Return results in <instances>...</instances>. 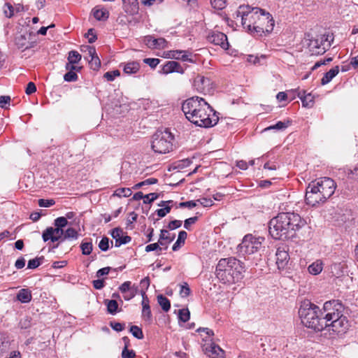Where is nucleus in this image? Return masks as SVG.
<instances>
[{
    "label": "nucleus",
    "instance_id": "nucleus-1",
    "mask_svg": "<svg viewBox=\"0 0 358 358\" xmlns=\"http://www.w3.org/2000/svg\"><path fill=\"white\" fill-rule=\"evenodd\" d=\"M236 15L241 17L244 29L257 36L268 34L273 30L275 21L273 16L262 8L240 6Z\"/></svg>",
    "mask_w": 358,
    "mask_h": 358
},
{
    "label": "nucleus",
    "instance_id": "nucleus-2",
    "mask_svg": "<svg viewBox=\"0 0 358 358\" xmlns=\"http://www.w3.org/2000/svg\"><path fill=\"white\" fill-rule=\"evenodd\" d=\"M182 110L189 122L201 127H213L219 120L216 111L201 97L186 99L182 103Z\"/></svg>",
    "mask_w": 358,
    "mask_h": 358
},
{
    "label": "nucleus",
    "instance_id": "nucleus-3",
    "mask_svg": "<svg viewBox=\"0 0 358 358\" xmlns=\"http://www.w3.org/2000/svg\"><path fill=\"white\" fill-rule=\"evenodd\" d=\"M306 224V221L298 213H280L270 220L268 230L273 238L287 240L297 236Z\"/></svg>",
    "mask_w": 358,
    "mask_h": 358
},
{
    "label": "nucleus",
    "instance_id": "nucleus-4",
    "mask_svg": "<svg viewBox=\"0 0 358 358\" xmlns=\"http://www.w3.org/2000/svg\"><path fill=\"white\" fill-rule=\"evenodd\" d=\"M336 185L334 180L324 177L312 181L306 188V202L311 206L324 203L335 192Z\"/></svg>",
    "mask_w": 358,
    "mask_h": 358
},
{
    "label": "nucleus",
    "instance_id": "nucleus-5",
    "mask_svg": "<svg viewBox=\"0 0 358 358\" xmlns=\"http://www.w3.org/2000/svg\"><path fill=\"white\" fill-rule=\"evenodd\" d=\"M242 262L235 257L222 258L216 266L217 278L224 284L236 283L242 278Z\"/></svg>",
    "mask_w": 358,
    "mask_h": 358
},
{
    "label": "nucleus",
    "instance_id": "nucleus-6",
    "mask_svg": "<svg viewBox=\"0 0 358 358\" xmlns=\"http://www.w3.org/2000/svg\"><path fill=\"white\" fill-rule=\"evenodd\" d=\"M299 315L306 327L321 331L327 327V321L323 319L322 310L310 301L303 302L299 308Z\"/></svg>",
    "mask_w": 358,
    "mask_h": 358
},
{
    "label": "nucleus",
    "instance_id": "nucleus-7",
    "mask_svg": "<svg viewBox=\"0 0 358 358\" xmlns=\"http://www.w3.org/2000/svg\"><path fill=\"white\" fill-rule=\"evenodd\" d=\"M173 135L166 129L164 131H158L152 138V149L156 153L166 154L173 150Z\"/></svg>",
    "mask_w": 358,
    "mask_h": 358
},
{
    "label": "nucleus",
    "instance_id": "nucleus-8",
    "mask_svg": "<svg viewBox=\"0 0 358 358\" xmlns=\"http://www.w3.org/2000/svg\"><path fill=\"white\" fill-rule=\"evenodd\" d=\"M334 38L329 34H320L309 40L308 48L312 55H321L331 47Z\"/></svg>",
    "mask_w": 358,
    "mask_h": 358
},
{
    "label": "nucleus",
    "instance_id": "nucleus-9",
    "mask_svg": "<svg viewBox=\"0 0 358 358\" xmlns=\"http://www.w3.org/2000/svg\"><path fill=\"white\" fill-rule=\"evenodd\" d=\"M264 241L263 237H256L252 234H247L238 246L239 251L245 255L254 254L261 248Z\"/></svg>",
    "mask_w": 358,
    "mask_h": 358
},
{
    "label": "nucleus",
    "instance_id": "nucleus-10",
    "mask_svg": "<svg viewBox=\"0 0 358 358\" xmlns=\"http://www.w3.org/2000/svg\"><path fill=\"white\" fill-rule=\"evenodd\" d=\"M343 304L338 300H331L324 303L323 319L327 321V327L329 321L343 315Z\"/></svg>",
    "mask_w": 358,
    "mask_h": 358
},
{
    "label": "nucleus",
    "instance_id": "nucleus-11",
    "mask_svg": "<svg viewBox=\"0 0 358 358\" xmlns=\"http://www.w3.org/2000/svg\"><path fill=\"white\" fill-rule=\"evenodd\" d=\"M64 231L63 229L58 227L55 228L50 227L45 229L42 234L43 240L46 242L50 240L52 242L57 241L52 248H57L63 242Z\"/></svg>",
    "mask_w": 358,
    "mask_h": 358
},
{
    "label": "nucleus",
    "instance_id": "nucleus-12",
    "mask_svg": "<svg viewBox=\"0 0 358 358\" xmlns=\"http://www.w3.org/2000/svg\"><path fill=\"white\" fill-rule=\"evenodd\" d=\"M212 82L210 78L197 74L192 80V88L198 93L206 94L212 89Z\"/></svg>",
    "mask_w": 358,
    "mask_h": 358
},
{
    "label": "nucleus",
    "instance_id": "nucleus-13",
    "mask_svg": "<svg viewBox=\"0 0 358 358\" xmlns=\"http://www.w3.org/2000/svg\"><path fill=\"white\" fill-rule=\"evenodd\" d=\"M207 40L210 43L220 46L223 50L229 49V43L227 36L222 32L212 31L208 34Z\"/></svg>",
    "mask_w": 358,
    "mask_h": 358
},
{
    "label": "nucleus",
    "instance_id": "nucleus-14",
    "mask_svg": "<svg viewBox=\"0 0 358 358\" xmlns=\"http://www.w3.org/2000/svg\"><path fill=\"white\" fill-rule=\"evenodd\" d=\"M331 328L334 332L340 334L344 332L348 327V321L345 316L341 315L338 319H333L328 322L327 327Z\"/></svg>",
    "mask_w": 358,
    "mask_h": 358
},
{
    "label": "nucleus",
    "instance_id": "nucleus-15",
    "mask_svg": "<svg viewBox=\"0 0 358 358\" xmlns=\"http://www.w3.org/2000/svg\"><path fill=\"white\" fill-rule=\"evenodd\" d=\"M145 44L152 49H165L168 48V41L164 38H155L151 35L144 37Z\"/></svg>",
    "mask_w": 358,
    "mask_h": 358
},
{
    "label": "nucleus",
    "instance_id": "nucleus-16",
    "mask_svg": "<svg viewBox=\"0 0 358 358\" xmlns=\"http://www.w3.org/2000/svg\"><path fill=\"white\" fill-rule=\"evenodd\" d=\"M275 264L279 271H283L287 268L289 262V255L287 251L281 248L277 249Z\"/></svg>",
    "mask_w": 358,
    "mask_h": 358
},
{
    "label": "nucleus",
    "instance_id": "nucleus-17",
    "mask_svg": "<svg viewBox=\"0 0 358 358\" xmlns=\"http://www.w3.org/2000/svg\"><path fill=\"white\" fill-rule=\"evenodd\" d=\"M120 291L124 294L123 298L126 301L133 299L138 292V287L131 285L130 281H125L119 287Z\"/></svg>",
    "mask_w": 358,
    "mask_h": 358
},
{
    "label": "nucleus",
    "instance_id": "nucleus-18",
    "mask_svg": "<svg viewBox=\"0 0 358 358\" xmlns=\"http://www.w3.org/2000/svg\"><path fill=\"white\" fill-rule=\"evenodd\" d=\"M111 236L115 240V247H120L131 241V238L129 236L124 235L122 229L120 228L113 229L111 232Z\"/></svg>",
    "mask_w": 358,
    "mask_h": 358
},
{
    "label": "nucleus",
    "instance_id": "nucleus-19",
    "mask_svg": "<svg viewBox=\"0 0 358 358\" xmlns=\"http://www.w3.org/2000/svg\"><path fill=\"white\" fill-rule=\"evenodd\" d=\"M205 354L210 358H224V351L217 345L212 343L203 348Z\"/></svg>",
    "mask_w": 358,
    "mask_h": 358
},
{
    "label": "nucleus",
    "instance_id": "nucleus-20",
    "mask_svg": "<svg viewBox=\"0 0 358 358\" xmlns=\"http://www.w3.org/2000/svg\"><path fill=\"white\" fill-rule=\"evenodd\" d=\"M163 73L169 74L173 72L183 73L184 69L181 65L176 61H169L163 66L162 69Z\"/></svg>",
    "mask_w": 358,
    "mask_h": 358
},
{
    "label": "nucleus",
    "instance_id": "nucleus-21",
    "mask_svg": "<svg viewBox=\"0 0 358 358\" xmlns=\"http://www.w3.org/2000/svg\"><path fill=\"white\" fill-rule=\"evenodd\" d=\"M175 238V234H171L166 229H162L160 231V235L159 238V243L160 246L162 248V250H166L168 248V245L171 243Z\"/></svg>",
    "mask_w": 358,
    "mask_h": 358
},
{
    "label": "nucleus",
    "instance_id": "nucleus-22",
    "mask_svg": "<svg viewBox=\"0 0 358 358\" xmlns=\"http://www.w3.org/2000/svg\"><path fill=\"white\" fill-rule=\"evenodd\" d=\"M88 55L91 57L89 64L90 68L94 71L99 69L101 66V61L96 55L95 48L92 46H87Z\"/></svg>",
    "mask_w": 358,
    "mask_h": 358
},
{
    "label": "nucleus",
    "instance_id": "nucleus-23",
    "mask_svg": "<svg viewBox=\"0 0 358 358\" xmlns=\"http://www.w3.org/2000/svg\"><path fill=\"white\" fill-rule=\"evenodd\" d=\"M143 301H142V317L148 322H151L152 320V313L150 310V307L149 305V299L147 297L145 292L142 294Z\"/></svg>",
    "mask_w": 358,
    "mask_h": 358
},
{
    "label": "nucleus",
    "instance_id": "nucleus-24",
    "mask_svg": "<svg viewBox=\"0 0 358 358\" xmlns=\"http://www.w3.org/2000/svg\"><path fill=\"white\" fill-rule=\"evenodd\" d=\"M92 13L94 18L99 21L106 20L110 15L109 12L101 6H95L92 9Z\"/></svg>",
    "mask_w": 358,
    "mask_h": 358
},
{
    "label": "nucleus",
    "instance_id": "nucleus-25",
    "mask_svg": "<svg viewBox=\"0 0 358 358\" xmlns=\"http://www.w3.org/2000/svg\"><path fill=\"white\" fill-rule=\"evenodd\" d=\"M305 92H303V94L301 93L299 94V97L302 102V105L306 108H312L315 103V96L311 93H308L307 94H304Z\"/></svg>",
    "mask_w": 358,
    "mask_h": 358
},
{
    "label": "nucleus",
    "instance_id": "nucleus-26",
    "mask_svg": "<svg viewBox=\"0 0 358 358\" xmlns=\"http://www.w3.org/2000/svg\"><path fill=\"white\" fill-rule=\"evenodd\" d=\"M339 72V66H336L327 71L322 78L321 79V84L322 85L329 83Z\"/></svg>",
    "mask_w": 358,
    "mask_h": 358
},
{
    "label": "nucleus",
    "instance_id": "nucleus-27",
    "mask_svg": "<svg viewBox=\"0 0 358 358\" xmlns=\"http://www.w3.org/2000/svg\"><path fill=\"white\" fill-rule=\"evenodd\" d=\"M16 297L21 303H29L32 299L31 292L29 289H21L18 292Z\"/></svg>",
    "mask_w": 358,
    "mask_h": 358
},
{
    "label": "nucleus",
    "instance_id": "nucleus-28",
    "mask_svg": "<svg viewBox=\"0 0 358 358\" xmlns=\"http://www.w3.org/2000/svg\"><path fill=\"white\" fill-rule=\"evenodd\" d=\"M122 1L125 12L131 14L137 11L138 8L137 0H122Z\"/></svg>",
    "mask_w": 358,
    "mask_h": 358
},
{
    "label": "nucleus",
    "instance_id": "nucleus-29",
    "mask_svg": "<svg viewBox=\"0 0 358 358\" xmlns=\"http://www.w3.org/2000/svg\"><path fill=\"white\" fill-rule=\"evenodd\" d=\"M323 269V263L321 260H316L308 268V272L314 275L320 274Z\"/></svg>",
    "mask_w": 358,
    "mask_h": 358
},
{
    "label": "nucleus",
    "instance_id": "nucleus-30",
    "mask_svg": "<svg viewBox=\"0 0 358 358\" xmlns=\"http://www.w3.org/2000/svg\"><path fill=\"white\" fill-rule=\"evenodd\" d=\"M140 64L136 62H128L124 66V72L127 74L136 73L139 71Z\"/></svg>",
    "mask_w": 358,
    "mask_h": 358
},
{
    "label": "nucleus",
    "instance_id": "nucleus-31",
    "mask_svg": "<svg viewBox=\"0 0 358 358\" xmlns=\"http://www.w3.org/2000/svg\"><path fill=\"white\" fill-rule=\"evenodd\" d=\"M157 302L164 311L168 312L170 310L171 302L167 297L162 294H159L157 296Z\"/></svg>",
    "mask_w": 358,
    "mask_h": 358
},
{
    "label": "nucleus",
    "instance_id": "nucleus-32",
    "mask_svg": "<svg viewBox=\"0 0 358 358\" xmlns=\"http://www.w3.org/2000/svg\"><path fill=\"white\" fill-rule=\"evenodd\" d=\"M15 44L19 49L26 50L28 48V41L24 35H18L15 38Z\"/></svg>",
    "mask_w": 358,
    "mask_h": 358
},
{
    "label": "nucleus",
    "instance_id": "nucleus-33",
    "mask_svg": "<svg viewBox=\"0 0 358 358\" xmlns=\"http://www.w3.org/2000/svg\"><path fill=\"white\" fill-rule=\"evenodd\" d=\"M187 237V234L185 231H180L178 234V239L172 247L173 251H176L180 247V243L184 244Z\"/></svg>",
    "mask_w": 358,
    "mask_h": 358
},
{
    "label": "nucleus",
    "instance_id": "nucleus-34",
    "mask_svg": "<svg viewBox=\"0 0 358 358\" xmlns=\"http://www.w3.org/2000/svg\"><path fill=\"white\" fill-rule=\"evenodd\" d=\"M105 305L107 306V310L109 313L115 315L118 308V303L115 300H105Z\"/></svg>",
    "mask_w": 358,
    "mask_h": 358
},
{
    "label": "nucleus",
    "instance_id": "nucleus-35",
    "mask_svg": "<svg viewBox=\"0 0 358 358\" xmlns=\"http://www.w3.org/2000/svg\"><path fill=\"white\" fill-rule=\"evenodd\" d=\"M78 237V231L73 228H68L64 233L63 242L66 239L76 240Z\"/></svg>",
    "mask_w": 358,
    "mask_h": 358
},
{
    "label": "nucleus",
    "instance_id": "nucleus-36",
    "mask_svg": "<svg viewBox=\"0 0 358 358\" xmlns=\"http://www.w3.org/2000/svg\"><path fill=\"white\" fill-rule=\"evenodd\" d=\"M131 189L127 187H122L117 189L113 195L118 197H129L131 195Z\"/></svg>",
    "mask_w": 358,
    "mask_h": 358
},
{
    "label": "nucleus",
    "instance_id": "nucleus-37",
    "mask_svg": "<svg viewBox=\"0 0 358 358\" xmlns=\"http://www.w3.org/2000/svg\"><path fill=\"white\" fill-rule=\"evenodd\" d=\"M81 55L76 50H71L69 52L68 62L78 64L81 60Z\"/></svg>",
    "mask_w": 358,
    "mask_h": 358
},
{
    "label": "nucleus",
    "instance_id": "nucleus-38",
    "mask_svg": "<svg viewBox=\"0 0 358 358\" xmlns=\"http://www.w3.org/2000/svg\"><path fill=\"white\" fill-rule=\"evenodd\" d=\"M8 347V340L7 336L0 332V355L4 352Z\"/></svg>",
    "mask_w": 358,
    "mask_h": 358
},
{
    "label": "nucleus",
    "instance_id": "nucleus-39",
    "mask_svg": "<svg viewBox=\"0 0 358 358\" xmlns=\"http://www.w3.org/2000/svg\"><path fill=\"white\" fill-rule=\"evenodd\" d=\"M190 313L187 308L180 309L178 311V318L182 322H186L189 320Z\"/></svg>",
    "mask_w": 358,
    "mask_h": 358
},
{
    "label": "nucleus",
    "instance_id": "nucleus-40",
    "mask_svg": "<svg viewBox=\"0 0 358 358\" xmlns=\"http://www.w3.org/2000/svg\"><path fill=\"white\" fill-rule=\"evenodd\" d=\"M129 331L132 334V335L138 338V339H143V333L142 329L138 327V326L133 325L130 327Z\"/></svg>",
    "mask_w": 358,
    "mask_h": 358
},
{
    "label": "nucleus",
    "instance_id": "nucleus-41",
    "mask_svg": "<svg viewBox=\"0 0 358 358\" xmlns=\"http://www.w3.org/2000/svg\"><path fill=\"white\" fill-rule=\"evenodd\" d=\"M290 124V121L287 120L285 122H278L275 124L271 125L266 129V130H270V129H286Z\"/></svg>",
    "mask_w": 358,
    "mask_h": 358
},
{
    "label": "nucleus",
    "instance_id": "nucleus-42",
    "mask_svg": "<svg viewBox=\"0 0 358 358\" xmlns=\"http://www.w3.org/2000/svg\"><path fill=\"white\" fill-rule=\"evenodd\" d=\"M92 243L91 242L83 243L80 245L82 253L85 255H89L92 251Z\"/></svg>",
    "mask_w": 358,
    "mask_h": 358
},
{
    "label": "nucleus",
    "instance_id": "nucleus-43",
    "mask_svg": "<svg viewBox=\"0 0 358 358\" xmlns=\"http://www.w3.org/2000/svg\"><path fill=\"white\" fill-rule=\"evenodd\" d=\"M120 76V72L119 70H114L111 71H107L104 73L103 77L108 80V81H113L115 80L116 77H118Z\"/></svg>",
    "mask_w": 358,
    "mask_h": 358
},
{
    "label": "nucleus",
    "instance_id": "nucleus-44",
    "mask_svg": "<svg viewBox=\"0 0 358 358\" xmlns=\"http://www.w3.org/2000/svg\"><path fill=\"white\" fill-rule=\"evenodd\" d=\"M180 295L182 297H187L190 294L191 290L189 287V285L187 282H183L182 285H180Z\"/></svg>",
    "mask_w": 358,
    "mask_h": 358
},
{
    "label": "nucleus",
    "instance_id": "nucleus-45",
    "mask_svg": "<svg viewBox=\"0 0 358 358\" xmlns=\"http://www.w3.org/2000/svg\"><path fill=\"white\" fill-rule=\"evenodd\" d=\"M43 259V257L41 258H34L32 259H30L28 262L27 268L29 269H34L38 267L41 264V260Z\"/></svg>",
    "mask_w": 358,
    "mask_h": 358
},
{
    "label": "nucleus",
    "instance_id": "nucleus-46",
    "mask_svg": "<svg viewBox=\"0 0 358 358\" xmlns=\"http://www.w3.org/2000/svg\"><path fill=\"white\" fill-rule=\"evenodd\" d=\"M68 220L66 217H59L55 220L54 224L55 227H58L59 228L64 229L68 224Z\"/></svg>",
    "mask_w": 358,
    "mask_h": 358
},
{
    "label": "nucleus",
    "instance_id": "nucleus-47",
    "mask_svg": "<svg viewBox=\"0 0 358 358\" xmlns=\"http://www.w3.org/2000/svg\"><path fill=\"white\" fill-rule=\"evenodd\" d=\"M210 3L214 8L217 10H222L226 6L225 0H211Z\"/></svg>",
    "mask_w": 358,
    "mask_h": 358
},
{
    "label": "nucleus",
    "instance_id": "nucleus-48",
    "mask_svg": "<svg viewBox=\"0 0 358 358\" xmlns=\"http://www.w3.org/2000/svg\"><path fill=\"white\" fill-rule=\"evenodd\" d=\"M78 77L77 73L74 71H68V72L66 73H65L64 76V80L67 81V82L76 81L78 80Z\"/></svg>",
    "mask_w": 358,
    "mask_h": 358
},
{
    "label": "nucleus",
    "instance_id": "nucleus-49",
    "mask_svg": "<svg viewBox=\"0 0 358 358\" xmlns=\"http://www.w3.org/2000/svg\"><path fill=\"white\" fill-rule=\"evenodd\" d=\"M136 356L135 352L132 350H128V345L126 343L122 352V358H134Z\"/></svg>",
    "mask_w": 358,
    "mask_h": 358
},
{
    "label": "nucleus",
    "instance_id": "nucleus-50",
    "mask_svg": "<svg viewBox=\"0 0 358 358\" xmlns=\"http://www.w3.org/2000/svg\"><path fill=\"white\" fill-rule=\"evenodd\" d=\"M184 50H170L166 53V57L178 59Z\"/></svg>",
    "mask_w": 358,
    "mask_h": 358
},
{
    "label": "nucleus",
    "instance_id": "nucleus-51",
    "mask_svg": "<svg viewBox=\"0 0 358 358\" xmlns=\"http://www.w3.org/2000/svg\"><path fill=\"white\" fill-rule=\"evenodd\" d=\"M198 203L203 207H210L213 206L214 202L210 198L202 197L197 199Z\"/></svg>",
    "mask_w": 358,
    "mask_h": 358
},
{
    "label": "nucleus",
    "instance_id": "nucleus-52",
    "mask_svg": "<svg viewBox=\"0 0 358 358\" xmlns=\"http://www.w3.org/2000/svg\"><path fill=\"white\" fill-rule=\"evenodd\" d=\"M10 97L9 96H0V108H8L10 106Z\"/></svg>",
    "mask_w": 358,
    "mask_h": 358
},
{
    "label": "nucleus",
    "instance_id": "nucleus-53",
    "mask_svg": "<svg viewBox=\"0 0 358 358\" xmlns=\"http://www.w3.org/2000/svg\"><path fill=\"white\" fill-rule=\"evenodd\" d=\"M38 203L40 207L48 208L53 206L55 203V201L54 199H41L38 200Z\"/></svg>",
    "mask_w": 358,
    "mask_h": 358
},
{
    "label": "nucleus",
    "instance_id": "nucleus-54",
    "mask_svg": "<svg viewBox=\"0 0 358 358\" xmlns=\"http://www.w3.org/2000/svg\"><path fill=\"white\" fill-rule=\"evenodd\" d=\"M143 62L154 69L159 64L160 59L157 58H145L143 59Z\"/></svg>",
    "mask_w": 358,
    "mask_h": 358
},
{
    "label": "nucleus",
    "instance_id": "nucleus-55",
    "mask_svg": "<svg viewBox=\"0 0 358 358\" xmlns=\"http://www.w3.org/2000/svg\"><path fill=\"white\" fill-rule=\"evenodd\" d=\"M99 248L102 251H106L109 248V238L103 237L99 243Z\"/></svg>",
    "mask_w": 358,
    "mask_h": 358
},
{
    "label": "nucleus",
    "instance_id": "nucleus-56",
    "mask_svg": "<svg viewBox=\"0 0 358 358\" xmlns=\"http://www.w3.org/2000/svg\"><path fill=\"white\" fill-rule=\"evenodd\" d=\"M145 252H149L154 250H162V248L160 246L159 243H155L148 245L145 248Z\"/></svg>",
    "mask_w": 358,
    "mask_h": 358
},
{
    "label": "nucleus",
    "instance_id": "nucleus-57",
    "mask_svg": "<svg viewBox=\"0 0 358 358\" xmlns=\"http://www.w3.org/2000/svg\"><path fill=\"white\" fill-rule=\"evenodd\" d=\"M159 196L157 193H150L145 195V199L143 200L144 203H150L156 200Z\"/></svg>",
    "mask_w": 358,
    "mask_h": 358
},
{
    "label": "nucleus",
    "instance_id": "nucleus-58",
    "mask_svg": "<svg viewBox=\"0 0 358 358\" xmlns=\"http://www.w3.org/2000/svg\"><path fill=\"white\" fill-rule=\"evenodd\" d=\"M86 37L87 38L89 43H92L95 42L97 37L94 32V29H90L88 30L87 33L86 34Z\"/></svg>",
    "mask_w": 358,
    "mask_h": 358
},
{
    "label": "nucleus",
    "instance_id": "nucleus-59",
    "mask_svg": "<svg viewBox=\"0 0 358 358\" xmlns=\"http://www.w3.org/2000/svg\"><path fill=\"white\" fill-rule=\"evenodd\" d=\"M197 199L195 201H188L185 202L180 203L179 206L180 207H187L189 208H192L196 207L198 205Z\"/></svg>",
    "mask_w": 358,
    "mask_h": 358
},
{
    "label": "nucleus",
    "instance_id": "nucleus-60",
    "mask_svg": "<svg viewBox=\"0 0 358 358\" xmlns=\"http://www.w3.org/2000/svg\"><path fill=\"white\" fill-rule=\"evenodd\" d=\"M197 220L198 217L196 216L186 219L184 222V227L187 230H190L191 224H194L197 221Z\"/></svg>",
    "mask_w": 358,
    "mask_h": 358
},
{
    "label": "nucleus",
    "instance_id": "nucleus-61",
    "mask_svg": "<svg viewBox=\"0 0 358 358\" xmlns=\"http://www.w3.org/2000/svg\"><path fill=\"white\" fill-rule=\"evenodd\" d=\"M181 225H182V221L181 220H175L171 221L169 223L168 228L170 230H173V229H178V228L180 227Z\"/></svg>",
    "mask_w": 358,
    "mask_h": 358
},
{
    "label": "nucleus",
    "instance_id": "nucleus-62",
    "mask_svg": "<svg viewBox=\"0 0 358 358\" xmlns=\"http://www.w3.org/2000/svg\"><path fill=\"white\" fill-rule=\"evenodd\" d=\"M36 91V87L33 82H29L26 87L25 92L27 94L30 95Z\"/></svg>",
    "mask_w": 358,
    "mask_h": 358
},
{
    "label": "nucleus",
    "instance_id": "nucleus-63",
    "mask_svg": "<svg viewBox=\"0 0 358 358\" xmlns=\"http://www.w3.org/2000/svg\"><path fill=\"white\" fill-rule=\"evenodd\" d=\"M110 327L116 331H122L124 329L125 324L120 322H110Z\"/></svg>",
    "mask_w": 358,
    "mask_h": 358
},
{
    "label": "nucleus",
    "instance_id": "nucleus-64",
    "mask_svg": "<svg viewBox=\"0 0 358 358\" xmlns=\"http://www.w3.org/2000/svg\"><path fill=\"white\" fill-rule=\"evenodd\" d=\"M76 64V63L67 62L66 64L65 68L67 71H74V72H75V71H79L82 67H78Z\"/></svg>",
    "mask_w": 358,
    "mask_h": 358
}]
</instances>
